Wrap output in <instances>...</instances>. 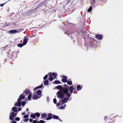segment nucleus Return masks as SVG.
Listing matches in <instances>:
<instances>
[{
	"label": "nucleus",
	"mask_w": 123,
	"mask_h": 123,
	"mask_svg": "<svg viewBox=\"0 0 123 123\" xmlns=\"http://www.w3.org/2000/svg\"><path fill=\"white\" fill-rule=\"evenodd\" d=\"M27 37L26 36H25L24 37V39H25V38H27Z\"/></svg>",
	"instance_id": "51"
},
{
	"label": "nucleus",
	"mask_w": 123,
	"mask_h": 123,
	"mask_svg": "<svg viewBox=\"0 0 123 123\" xmlns=\"http://www.w3.org/2000/svg\"><path fill=\"white\" fill-rule=\"evenodd\" d=\"M25 112H22V115H25Z\"/></svg>",
	"instance_id": "47"
},
{
	"label": "nucleus",
	"mask_w": 123,
	"mask_h": 123,
	"mask_svg": "<svg viewBox=\"0 0 123 123\" xmlns=\"http://www.w3.org/2000/svg\"><path fill=\"white\" fill-rule=\"evenodd\" d=\"M67 78H64L62 79V81L64 83H65L67 82Z\"/></svg>",
	"instance_id": "24"
},
{
	"label": "nucleus",
	"mask_w": 123,
	"mask_h": 123,
	"mask_svg": "<svg viewBox=\"0 0 123 123\" xmlns=\"http://www.w3.org/2000/svg\"><path fill=\"white\" fill-rule=\"evenodd\" d=\"M82 87L80 85H78L77 87V89L78 91L80 90H81Z\"/></svg>",
	"instance_id": "17"
},
{
	"label": "nucleus",
	"mask_w": 123,
	"mask_h": 123,
	"mask_svg": "<svg viewBox=\"0 0 123 123\" xmlns=\"http://www.w3.org/2000/svg\"><path fill=\"white\" fill-rule=\"evenodd\" d=\"M49 74L50 77H51L52 75H53L54 78H56V77L57 76L56 74H55L54 73H52V74H49Z\"/></svg>",
	"instance_id": "10"
},
{
	"label": "nucleus",
	"mask_w": 123,
	"mask_h": 123,
	"mask_svg": "<svg viewBox=\"0 0 123 123\" xmlns=\"http://www.w3.org/2000/svg\"><path fill=\"white\" fill-rule=\"evenodd\" d=\"M31 117L33 119H35L36 117L35 114H31Z\"/></svg>",
	"instance_id": "21"
},
{
	"label": "nucleus",
	"mask_w": 123,
	"mask_h": 123,
	"mask_svg": "<svg viewBox=\"0 0 123 123\" xmlns=\"http://www.w3.org/2000/svg\"><path fill=\"white\" fill-rule=\"evenodd\" d=\"M12 110L14 112H18V111L17 109V108L15 107H13L12 109Z\"/></svg>",
	"instance_id": "9"
},
{
	"label": "nucleus",
	"mask_w": 123,
	"mask_h": 123,
	"mask_svg": "<svg viewBox=\"0 0 123 123\" xmlns=\"http://www.w3.org/2000/svg\"><path fill=\"white\" fill-rule=\"evenodd\" d=\"M47 77L48 75H46L44 77L43 79L44 80H45L47 78Z\"/></svg>",
	"instance_id": "37"
},
{
	"label": "nucleus",
	"mask_w": 123,
	"mask_h": 123,
	"mask_svg": "<svg viewBox=\"0 0 123 123\" xmlns=\"http://www.w3.org/2000/svg\"><path fill=\"white\" fill-rule=\"evenodd\" d=\"M65 108L63 106H62L60 107V109H63Z\"/></svg>",
	"instance_id": "45"
},
{
	"label": "nucleus",
	"mask_w": 123,
	"mask_h": 123,
	"mask_svg": "<svg viewBox=\"0 0 123 123\" xmlns=\"http://www.w3.org/2000/svg\"><path fill=\"white\" fill-rule=\"evenodd\" d=\"M53 83V84H61L62 83L59 80H55L54 83Z\"/></svg>",
	"instance_id": "12"
},
{
	"label": "nucleus",
	"mask_w": 123,
	"mask_h": 123,
	"mask_svg": "<svg viewBox=\"0 0 123 123\" xmlns=\"http://www.w3.org/2000/svg\"><path fill=\"white\" fill-rule=\"evenodd\" d=\"M49 84V81L48 80L45 81L44 82V85H48Z\"/></svg>",
	"instance_id": "22"
},
{
	"label": "nucleus",
	"mask_w": 123,
	"mask_h": 123,
	"mask_svg": "<svg viewBox=\"0 0 123 123\" xmlns=\"http://www.w3.org/2000/svg\"><path fill=\"white\" fill-rule=\"evenodd\" d=\"M56 88L60 90V91L58 92L56 94H57V97L59 98H64V96L63 95L64 93H66L68 92L69 86L66 85H64V87H62V86L59 85L57 86Z\"/></svg>",
	"instance_id": "1"
},
{
	"label": "nucleus",
	"mask_w": 123,
	"mask_h": 123,
	"mask_svg": "<svg viewBox=\"0 0 123 123\" xmlns=\"http://www.w3.org/2000/svg\"><path fill=\"white\" fill-rule=\"evenodd\" d=\"M47 101H49V97H47Z\"/></svg>",
	"instance_id": "43"
},
{
	"label": "nucleus",
	"mask_w": 123,
	"mask_h": 123,
	"mask_svg": "<svg viewBox=\"0 0 123 123\" xmlns=\"http://www.w3.org/2000/svg\"><path fill=\"white\" fill-rule=\"evenodd\" d=\"M92 8L91 6L87 10L88 12H90L92 10Z\"/></svg>",
	"instance_id": "28"
},
{
	"label": "nucleus",
	"mask_w": 123,
	"mask_h": 123,
	"mask_svg": "<svg viewBox=\"0 0 123 123\" xmlns=\"http://www.w3.org/2000/svg\"><path fill=\"white\" fill-rule=\"evenodd\" d=\"M20 118L19 117H16L15 118V120L17 121H19L20 120Z\"/></svg>",
	"instance_id": "35"
},
{
	"label": "nucleus",
	"mask_w": 123,
	"mask_h": 123,
	"mask_svg": "<svg viewBox=\"0 0 123 123\" xmlns=\"http://www.w3.org/2000/svg\"><path fill=\"white\" fill-rule=\"evenodd\" d=\"M17 113L18 112H11L10 115V119L11 120H13L14 119L13 118L16 116Z\"/></svg>",
	"instance_id": "5"
},
{
	"label": "nucleus",
	"mask_w": 123,
	"mask_h": 123,
	"mask_svg": "<svg viewBox=\"0 0 123 123\" xmlns=\"http://www.w3.org/2000/svg\"><path fill=\"white\" fill-rule=\"evenodd\" d=\"M31 93H30L28 96V99L29 100H30L31 97Z\"/></svg>",
	"instance_id": "30"
},
{
	"label": "nucleus",
	"mask_w": 123,
	"mask_h": 123,
	"mask_svg": "<svg viewBox=\"0 0 123 123\" xmlns=\"http://www.w3.org/2000/svg\"><path fill=\"white\" fill-rule=\"evenodd\" d=\"M66 106V104L64 105V106Z\"/></svg>",
	"instance_id": "53"
},
{
	"label": "nucleus",
	"mask_w": 123,
	"mask_h": 123,
	"mask_svg": "<svg viewBox=\"0 0 123 123\" xmlns=\"http://www.w3.org/2000/svg\"><path fill=\"white\" fill-rule=\"evenodd\" d=\"M36 116L37 117H39L40 116V114L38 112H37L35 113Z\"/></svg>",
	"instance_id": "26"
},
{
	"label": "nucleus",
	"mask_w": 123,
	"mask_h": 123,
	"mask_svg": "<svg viewBox=\"0 0 123 123\" xmlns=\"http://www.w3.org/2000/svg\"><path fill=\"white\" fill-rule=\"evenodd\" d=\"M24 45L22 43H19L17 44V46L19 47H22Z\"/></svg>",
	"instance_id": "23"
},
{
	"label": "nucleus",
	"mask_w": 123,
	"mask_h": 123,
	"mask_svg": "<svg viewBox=\"0 0 123 123\" xmlns=\"http://www.w3.org/2000/svg\"><path fill=\"white\" fill-rule=\"evenodd\" d=\"M11 123H16V122L15 121H11Z\"/></svg>",
	"instance_id": "39"
},
{
	"label": "nucleus",
	"mask_w": 123,
	"mask_h": 123,
	"mask_svg": "<svg viewBox=\"0 0 123 123\" xmlns=\"http://www.w3.org/2000/svg\"><path fill=\"white\" fill-rule=\"evenodd\" d=\"M107 117H106V116H105V118H104V120H105L107 118Z\"/></svg>",
	"instance_id": "48"
},
{
	"label": "nucleus",
	"mask_w": 123,
	"mask_h": 123,
	"mask_svg": "<svg viewBox=\"0 0 123 123\" xmlns=\"http://www.w3.org/2000/svg\"><path fill=\"white\" fill-rule=\"evenodd\" d=\"M45 121L43 120H40L39 121H38V123H44Z\"/></svg>",
	"instance_id": "31"
},
{
	"label": "nucleus",
	"mask_w": 123,
	"mask_h": 123,
	"mask_svg": "<svg viewBox=\"0 0 123 123\" xmlns=\"http://www.w3.org/2000/svg\"><path fill=\"white\" fill-rule=\"evenodd\" d=\"M6 2L4 4H0V6H3L4 5V4L6 3Z\"/></svg>",
	"instance_id": "40"
},
{
	"label": "nucleus",
	"mask_w": 123,
	"mask_h": 123,
	"mask_svg": "<svg viewBox=\"0 0 123 123\" xmlns=\"http://www.w3.org/2000/svg\"><path fill=\"white\" fill-rule=\"evenodd\" d=\"M25 104L26 103L25 101H22L21 103V104L22 106H24Z\"/></svg>",
	"instance_id": "25"
},
{
	"label": "nucleus",
	"mask_w": 123,
	"mask_h": 123,
	"mask_svg": "<svg viewBox=\"0 0 123 123\" xmlns=\"http://www.w3.org/2000/svg\"><path fill=\"white\" fill-rule=\"evenodd\" d=\"M69 90L70 93H72L74 90L73 87L72 86H71L69 88Z\"/></svg>",
	"instance_id": "13"
},
{
	"label": "nucleus",
	"mask_w": 123,
	"mask_h": 123,
	"mask_svg": "<svg viewBox=\"0 0 123 123\" xmlns=\"http://www.w3.org/2000/svg\"><path fill=\"white\" fill-rule=\"evenodd\" d=\"M62 78H67V77H66L65 76H64V75H63L62 76Z\"/></svg>",
	"instance_id": "41"
},
{
	"label": "nucleus",
	"mask_w": 123,
	"mask_h": 123,
	"mask_svg": "<svg viewBox=\"0 0 123 123\" xmlns=\"http://www.w3.org/2000/svg\"><path fill=\"white\" fill-rule=\"evenodd\" d=\"M18 32V31L16 30H11L9 31V33L11 34L17 33Z\"/></svg>",
	"instance_id": "6"
},
{
	"label": "nucleus",
	"mask_w": 123,
	"mask_h": 123,
	"mask_svg": "<svg viewBox=\"0 0 123 123\" xmlns=\"http://www.w3.org/2000/svg\"><path fill=\"white\" fill-rule=\"evenodd\" d=\"M22 110V109L21 108H19L18 109V111H20Z\"/></svg>",
	"instance_id": "44"
},
{
	"label": "nucleus",
	"mask_w": 123,
	"mask_h": 123,
	"mask_svg": "<svg viewBox=\"0 0 123 123\" xmlns=\"http://www.w3.org/2000/svg\"><path fill=\"white\" fill-rule=\"evenodd\" d=\"M30 91L29 89H27L25 90V92L26 94H28L30 93Z\"/></svg>",
	"instance_id": "15"
},
{
	"label": "nucleus",
	"mask_w": 123,
	"mask_h": 123,
	"mask_svg": "<svg viewBox=\"0 0 123 123\" xmlns=\"http://www.w3.org/2000/svg\"><path fill=\"white\" fill-rule=\"evenodd\" d=\"M43 84H41V85L39 86L36 88H35L34 89V91H35L37 89L39 88H41L43 87Z\"/></svg>",
	"instance_id": "14"
},
{
	"label": "nucleus",
	"mask_w": 123,
	"mask_h": 123,
	"mask_svg": "<svg viewBox=\"0 0 123 123\" xmlns=\"http://www.w3.org/2000/svg\"><path fill=\"white\" fill-rule=\"evenodd\" d=\"M32 123H38V121H37L36 120H34L33 121Z\"/></svg>",
	"instance_id": "38"
},
{
	"label": "nucleus",
	"mask_w": 123,
	"mask_h": 123,
	"mask_svg": "<svg viewBox=\"0 0 123 123\" xmlns=\"http://www.w3.org/2000/svg\"><path fill=\"white\" fill-rule=\"evenodd\" d=\"M67 83L68 85H71L72 84V82L71 81H67Z\"/></svg>",
	"instance_id": "29"
},
{
	"label": "nucleus",
	"mask_w": 123,
	"mask_h": 123,
	"mask_svg": "<svg viewBox=\"0 0 123 123\" xmlns=\"http://www.w3.org/2000/svg\"><path fill=\"white\" fill-rule=\"evenodd\" d=\"M53 101L54 103L55 104L56 103L57 101L56 100V98H55L53 100Z\"/></svg>",
	"instance_id": "32"
},
{
	"label": "nucleus",
	"mask_w": 123,
	"mask_h": 123,
	"mask_svg": "<svg viewBox=\"0 0 123 123\" xmlns=\"http://www.w3.org/2000/svg\"><path fill=\"white\" fill-rule=\"evenodd\" d=\"M29 120V118H27L26 119H24L23 120L25 122H27Z\"/></svg>",
	"instance_id": "34"
},
{
	"label": "nucleus",
	"mask_w": 123,
	"mask_h": 123,
	"mask_svg": "<svg viewBox=\"0 0 123 123\" xmlns=\"http://www.w3.org/2000/svg\"><path fill=\"white\" fill-rule=\"evenodd\" d=\"M95 0H93L92 1V3H93V2H94V1Z\"/></svg>",
	"instance_id": "50"
},
{
	"label": "nucleus",
	"mask_w": 123,
	"mask_h": 123,
	"mask_svg": "<svg viewBox=\"0 0 123 123\" xmlns=\"http://www.w3.org/2000/svg\"><path fill=\"white\" fill-rule=\"evenodd\" d=\"M91 39L89 45L91 47H93L94 46L97 45V43L98 42V41H97L94 39Z\"/></svg>",
	"instance_id": "4"
},
{
	"label": "nucleus",
	"mask_w": 123,
	"mask_h": 123,
	"mask_svg": "<svg viewBox=\"0 0 123 123\" xmlns=\"http://www.w3.org/2000/svg\"><path fill=\"white\" fill-rule=\"evenodd\" d=\"M58 120H59V121H61V122H62V121L61 120V119H59V118H58Z\"/></svg>",
	"instance_id": "49"
},
{
	"label": "nucleus",
	"mask_w": 123,
	"mask_h": 123,
	"mask_svg": "<svg viewBox=\"0 0 123 123\" xmlns=\"http://www.w3.org/2000/svg\"><path fill=\"white\" fill-rule=\"evenodd\" d=\"M53 80V78L52 77H50L49 79V80L52 81Z\"/></svg>",
	"instance_id": "36"
},
{
	"label": "nucleus",
	"mask_w": 123,
	"mask_h": 123,
	"mask_svg": "<svg viewBox=\"0 0 123 123\" xmlns=\"http://www.w3.org/2000/svg\"><path fill=\"white\" fill-rule=\"evenodd\" d=\"M65 33L67 35H68V36H69V35H70L71 34H72V33L71 32H70L68 31H67Z\"/></svg>",
	"instance_id": "27"
},
{
	"label": "nucleus",
	"mask_w": 123,
	"mask_h": 123,
	"mask_svg": "<svg viewBox=\"0 0 123 123\" xmlns=\"http://www.w3.org/2000/svg\"><path fill=\"white\" fill-rule=\"evenodd\" d=\"M29 116V115H28L26 114L24 115L23 117L24 118H28Z\"/></svg>",
	"instance_id": "33"
},
{
	"label": "nucleus",
	"mask_w": 123,
	"mask_h": 123,
	"mask_svg": "<svg viewBox=\"0 0 123 123\" xmlns=\"http://www.w3.org/2000/svg\"><path fill=\"white\" fill-rule=\"evenodd\" d=\"M52 114L51 113H48V117L46 119V120H49L51 119L52 117Z\"/></svg>",
	"instance_id": "8"
},
{
	"label": "nucleus",
	"mask_w": 123,
	"mask_h": 123,
	"mask_svg": "<svg viewBox=\"0 0 123 123\" xmlns=\"http://www.w3.org/2000/svg\"><path fill=\"white\" fill-rule=\"evenodd\" d=\"M52 118L55 119H58L59 118L58 116L54 115L52 116Z\"/></svg>",
	"instance_id": "16"
},
{
	"label": "nucleus",
	"mask_w": 123,
	"mask_h": 123,
	"mask_svg": "<svg viewBox=\"0 0 123 123\" xmlns=\"http://www.w3.org/2000/svg\"><path fill=\"white\" fill-rule=\"evenodd\" d=\"M28 40H29V39H24L23 44L24 45L26 44L28 42Z\"/></svg>",
	"instance_id": "11"
},
{
	"label": "nucleus",
	"mask_w": 123,
	"mask_h": 123,
	"mask_svg": "<svg viewBox=\"0 0 123 123\" xmlns=\"http://www.w3.org/2000/svg\"><path fill=\"white\" fill-rule=\"evenodd\" d=\"M36 93L38 95H40L42 93V92L40 90H38L37 92Z\"/></svg>",
	"instance_id": "19"
},
{
	"label": "nucleus",
	"mask_w": 123,
	"mask_h": 123,
	"mask_svg": "<svg viewBox=\"0 0 123 123\" xmlns=\"http://www.w3.org/2000/svg\"><path fill=\"white\" fill-rule=\"evenodd\" d=\"M95 38H103V36L101 34H97L95 36Z\"/></svg>",
	"instance_id": "7"
},
{
	"label": "nucleus",
	"mask_w": 123,
	"mask_h": 123,
	"mask_svg": "<svg viewBox=\"0 0 123 123\" xmlns=\"http://www.w3.org/2000/svg\"><path fill=\"white\" fill-rule=\"evenodd\" d=\"M63 95L64 96V95H66L67 96V98L65 97L64 99H62L61 101L62 103H66L68 100L69 98L71 96V95L69 92H66V93H63Z\"/></svg>",
	"instance_id": "3"
},
{
	"label": "nucleus",
	"mask_w": 123,
	"mask_h": 123,
	"mask_svg": "<svg viewBox=\"0 0 123 123\" xmlns=\"http://www.w3.org/2000/svg\"><path fill=\"white\" fill-rule=\"evenodd\" d=\"M100 39V40H101V39Z\"/></svg>",
	"instance_id": "54"
},
{
	"label": "nucleus",
	"mask_w": 123,
	"mask_h": 123,
	"mask_svg": "<svg viewBox=\"0 0 123 123\" xmlns=\"http://www.w3.org/2000/svg\"><path fill=\"white\" fill-rule=\"evenodd\" d=\"M29 110V109L28 108H27L26 109V111H28Z\"/></svg>",
	"instance_id": "52"
},
{
	"label": "nucleus",
	"mask_w": 123,
	"mask_h": 123,
	"mask_svg": "<svg viewBox=\"0 0 123 123\" xmlns=\"http://www.w3.org/2000/svg\"><path fill=\"white\" fill-rule=\"evenodd\" d=\"M38 96L37 95H35L33 96V98L34 99H37L38 98Z\"/></svg>",
	"instance_id": "20"
},
{
	"label": "nucleus",
	"mask_w": 123,
	"mask_h": 123,
	"mask_svg": "<svg viewBox=\"0 0 123 123\" xmlns=\"http://www.w3.org/2000/svg\"><path fill=\"white\" fill-rule=\"evenodd\" d=\"M41 117L43 118H46L47 117L46 114L45 113H44L43 114H42Z\"/></svg>",
	"instance_id": "18"
},
{
	"label": "nucleus",
	"mask_w": 123,
	"mask_h": 123,
	"mask_svg": "<svg viewBox=\"0 0 123 123\" xmlns=\"http://www.w3.org/2000/svg\"><path fill=\"white\" fill-rule=\"evenodd\" d=\"M25 97L23 94H21L19 98L18 99L17 102L15 104L14 106H20L21 105V99H24Z\"/></svg>",
	"instance_id": "2"
},
{
	"label": "nucleus",
	"mask_w": 123,
	"mask_h": 123,
	"mask_svg": "<svg viewBox=\"0 0 123 123\" xmlns=\"http://www.w3.org/2000/svg\"><path fill=\"white\" fill-rule=\"evenodd\" d=\"M56 105L57 106H60V104L59 103H58L56 104Z\"/></svg>",
	"instance_id": "46"
},
{
	"label": "nucleus",
	"mask_w": 123,
	"mask_h": 123,
	"mask_svg": "<svg viewBox=\"0 0 123 123\" xmlns=\"http://www.w3.org/2000/svg\"><path fill=\"white\" fill-rule=\"evenodd\" d=\"M33 121V120L31 118H30V119H29V121L30 122H32V121Z\"/></svg>",
	"instance_id": "42"
}]
</instances>
